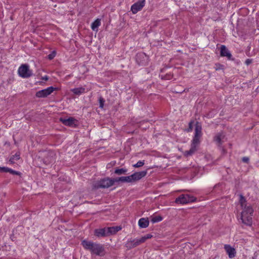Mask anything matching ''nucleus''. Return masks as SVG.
I'll use <instances>...</instances> for the list:
<instances>
[{
    "mask_svg": "<svg viewBox=\"0 0 259 259\" xmlns=\"http://www.w3.org/2000/svg\"><path fill=\"white\" fill-rule=\"evenodd\" d=\"M81 245L85 249L90 251L92 253L101 256L105 255V249L102 244L83 240Z\"/></svg>",
    "mask_w": 259,
    "mask_h": 259,
    "instance_id": "1",
    "label": "nucleus"
},
{
    "mask_svg": "<svg viewBox=\"0 0 259 259\" xmlns=\"http://www.w3.org/2000/svg\"><path fill=\"white\" fill-rule=\"evenodd\" d=\"M243 211L241 212V219L243 224L250 226L252 223V216L253 213V209L252 207L249 205L245 204L242 207Z\"/></svg>",
    "mask_w": 259,
    "mask_h": 259,
    "instance_id": "2",
    "label": "nucleus"
},
{
    "mask_svg": "<svg viewBox=\"0 0 259 259\" xmlns=\"http://www.w3.org/2000/svg\"><path fill=\"white\" fill-rule=\"evenodd\" d=\"M114 183V179L105 178L94 183L93 187L94 189L108 188L113 186Z\"/></svg>",
    "mask_w": 259,
    "mask_h": 259,
    "instance_id": "3",
    "label": "nucleus"
},
{
    "mask_svg": "<svg viewBox=\"0 0 259 259\" xmlns=\"http://www.w3.org/2000/svg\"><path fill=\"white\" fill-rule=\"evenodd\" d=\"M202 135V126L201 124L197 122L195 124V135L192 140L191 145L196 147L197 145L199 143V139Z\"/></svg>",
    "mask_w": 259,
    "mask_h": 259,
    "instance_id": "4",
    "label": "nucleus"
},
{
    "mask_svg": "<svg viewBox=\"0 0 259 259\" xmlns=\"http://www.w3.org/2000/svg\"><path fill=\"white\" fill-rule=\"evenodd\" d=\"M19 75L23 78H28L32 75V71L27 64H22L18 69Z\"/></svg>",
    "mask_w": 259,
    "mask_h": 259,
    "instance_id": "5",
    "label": "nucleus"
},
{
    "mask_svg": "<svg viewBox=\"0 0 259 259\" xmlns=\"http://www.w3.org/2000/svg\"><path fill=\"white\" fill-rule=\"evenodd\" d=\"M195 198L193 196H190L188 194H182L179 197L177 198L175 202L178 204H186L189 202H194Z\"/></svg>",
    "mask_w": 259,
    "mask_h": 259,
    "instance_id": "6",
    "label": "nucleus"
},
{
    "mask_svg": "<svg viewBox=\"0 0 259 259\" xmlns=\"http://www.w3.org/2000/svg\"><path fill=\"white\" fill-rule=\"evenodd\" d=\"M55 89L53 87H49L46 89L37 92L35 96L37 98H46L53 93Z\"/></svg>",
    "mask_w": 259,
    "mask_h": 259,
    "instance_id": "7",
    "label": "nucleus"
},
{
    "mask_svg": "<svg viewBox=\"0 0 259 259\" xmlns=\"http://www.w3.org/2000/svg\"><path fill=\"white\" fill-rule=\"evenodd\" d=\"M145 1L142 0L133 5L131 7V11H132L133 13L136 14L138 11L141 10L143 7L145 6Z\"/></svg>",
    "mask_w": 259,
    "mask_h": 259,
    "instance_id": "8",
    "label": "nucleus"
},
{
    "mask_svg": "<svg viewBox=\"0 0 259 259\" xmlns=\"http://www.w3.org/2000/svg\"><path fill=\"white\" fill-rule=\"evenodd\" d=\"M45 158L43 159V162L46 164H48L51 162L54 161L55 154L53 151H49L45 153Z\"/></svg>",
    "mask_w": 259,
    "mask_h": 259,
    "instance_id": "9",
    "label": "nucleus"
},
{
    "mask_svg": "<svg viewBox=\"0 0 259 259\" xmlns=\"http://www.w3.org/2000/svg\"><path fill=\"white\" fill-rule=\"evenodd\" d=\"M147 173V170H143L140 172H136L131 175L132 182H134L140 180L144 177Z\"/></svg>",
    "mask_w": 259,
    "mask_h": 259,
    "instance_id": "10",
    "label": "nucleus"
},
{
    "mask_svg": "<svg viewBox=\"0 0 259 259\" xmlns=\"http://www.w3.org/2000/svg\"><path fill=\"white\" fill-rule=\"evenodd\" d=\"M60 120L65 125L74 127L76 125L77 120L73 117H69L68 118H61Z\"/></svg>",
    "mask_w": 259,
    "mask_h": 259,
    "instance_id": "11",
    "label": "nucleus"
},
{
    "mask_svg": "<svg viewBox=\"0 0 259 259\" xmlns=\"http://www.w3.org/2000/svg\"><path fill=\"white\" fill-rule=\"evenodd\" d=\"M143 240L144 239H142V237L140 238H136L135 239L128 241L127 243V244L130 248H134L138 246L141 243H144Z\"/></svg>",
    "mask_w": 259,
    "mask_h": 259,
    "instance_id": "12",
    "label": "nucleus"
},
{
    "mask_svg": "<svg viewBox=\"0 0 259 259\" xmlns=\"http://www.w3.org/2000/svg\"><path fill=\"white\" fill-rule=\"evenodd\" d=\"M220 55L222 57H226L229 60H231L232 55L228 50V49L224 46L222 45L221 47Z\"/></svg>",
    "mask_w": 259,
    "mask_h": 259,
    "instance_id": "13",
    "label": "nucleus"
},
{
    "mask_svg": "<svg viewBox=\"0 0 259 259\" xmlns=\"http://www.w3.org/2000/svg\"><path fill=\"white\" fill-rule=\"evenodd\" d=\"M224 248L228 254L229 258H232L235 257L236 254L235 248L232 247L230 245H225Z\"/></svg>",
    "mask_w": 259,
    "mask_h": 259,
    "instance_id": "14",
    "label": "nucleus"
},
{
    "mask_svg": "<svg viewBox=\"0 0 259 259\" xmlns=\"http://www.w3.org/2000/svg\"><path fill=\"white\" fill-rule=\"evenodd\" d=\"M95 235L97 237H104L108 236L107 229H99L95 230Z\"/></svg>",
    "mask_w": 259,
    "mask_h": 259,
    "instance_id": "15",
    "label": "nucleus"
},
{
    "mask_svg": "<svg viewBox=\"0 0 259 259\" xmlns=\"http://www.w3.org/2000/svg\"><path fill=\"white\" fill-rule=\"evenodd\" d=\"M0 171L5 172H10V174H11L12 175H20V174H21V173L20 172L14 170L10 168L7 167H1L0 166Z\"/></svg>",
    "mask_w": 259,
    "mask_h": 259,
    "instance_id": "16",
    "label": "nucleus"
},
{
    "mask_svg": "<svg viewBox=\"0 0 259 259\" xmlns=\"http://www.w3.org/2000/svg\"><path fill=\"white\" fill-rule=\"evenodd\" d=\"M149 224L148 218H141L139 220L138 224L140 228H147Z\"/></svg>",
    "mask_w": 259,
    "mask_h": 259,
    "instance_id": "17",
    "label": "nucleus"
},
{
    "mask_svg": "<svg viewBox=\"0 0 259 259\" xmlns=\"http://www.w3.org/2000/svg\"><path fill=\"white\" fill-rule=\"evenodd\" d=\"M115 182H121L122 183H132L131 180V176L126 177H121L114 179Z\"/></svg>",
    "mask_w": 259,
    "mask_h": 259,
    "instance_id": "18",
    "label": "nucleus"
},
{
    "mask_svg": "<svg viewBox=\"0 0 259 259\" xmlns=\"http://www.w3.org/2000/svg\"><path fill=\"white\" fill-rule=\"evenodd\" d=\"M224 137L225 136L222 133H219L214 137V140L219 146H220L222 144V140Z\"/></svg>",
    "mask_w": 259,
    "mask_h": 259,
    "instance_id": "19",
    "label": "nucleus"
},
{
    "mask_svg": "<svg viewBox=\"0 0 259 259\" xmlns=\"http://www.w3.org/2000/svg\"><path fill=\"white\" fill-rule=\"evenodd\" d=\"M71 92L76 95H80V94L85 93V88L83 87H79L74 88L71 90Z\"/></svg>",
    "mask_w": 259,
    "mask_h": 259,
    "instance_id": "20",
    "label": "nucleus"
},
{
    "mask_svg": "<svg viewBox=\"0 0 259 259\" xmlns=\"http://www.w3.org/2000/svg\"><path fill=\"white\" fill-rule=\"evenodd\" d=\"M196 151V147H195L194 146L191 145L190 149L189 150L186 151L184 152V156H185L186 157H188V156L192 155L195 153V152Z\"/></svg>",
    "mask_w": 259,
    "mask_h": 259,
    "instance_id": "21",
    "label": "nucleus"
},
{
    "mask_svg": "<svg viewBox=\"0 0 259 259\" xmlns=\"http://www.w3.org/2000/svg\"><path fill=\"white\" fill-rule=\"evenodd\" d=\"M101 22L100 19H97L94 22H93L92 24L91 27L93 30L95 31L97 30V28L100 25Z\"/></svg>",
    "mask_w": 259,
    "mask_h": 259,
    "instance_id": "22",
    "label": "nucleus"
},
{
    "mask_svg": "<svg viewBox=\"0 0 259 259\" xmlns=\"http://www.w3.org/2000/svg\"><path fill=\"white\" fill-rule=\"evenodd\" d=\"M20 159V154L16 153L15 155H13L10 159L9 161L11 163H14L15 161Z\"/></svg>",
    "mask_w": 259,
    "mask_h": 259,
    "instance_id": "23",
    "label": "nucleus"
},
{
    "mask_svg": "<svg viewBox=\"0 0 259 259\" xmlns=\"http://www.w3.org/2000/svg\"><path fill=\"white\" fill-rule=\"evenodd\" d=\"M107 232L108 233V236L110 234H113L118 232V230H117V228H115L114 227H109L107 229Z\"/></svg>",
    "mask_w": 259,
    "mask_h": 259,
    "instance_id": "24",
    "label": "nucleus"
},
{
    "mask_svg": "<svg viewBox=\"0 0 259 259\" xmlns=\"http://www.w3.org/2000/svg\"><path fill=\"white\" fill-rule=\"evenodd\" d=\"M126 172H127V169L125 168H117L114 171V173L118 175L125 174Z\"/></svg>",
    "mask_w": 259,
    "mask_h": 259,
    "instance_id": "25",
    "label": "nucleus"
},
{
    "mask_svg": "<svg viewBox=\"0 0 259 259\" xmlns=\"http://www.w3.org/2000/svg\"><path fill=\"white\" fill-rule=\"evenodd\" d=\"M162 218L161 216L156 215V216L151 217V221L153 223H155L160 222L161 221H162Z\"/></svg>",
    "mask_w": 259,
    "mask_h": 259,
    "instance_id": "26",
    "label": "nucleus"
},
{
    "mask_svg": "<svg viewBox=\"0 0 259 259\" xmlns=\"http://www.w3.org/2000/svg\"><path fill=\"white\" fill-rule=\"evenodd\" d=\"M239 202L240 203V204H241L242 207H243L245 206V204H247L246 203V200H245V199L244 198V197L242 195H240V196Z\"/></svg>",
    "mask_w": 259,
    "mask_h": 259,
    "instance_id": "27",
    "label": "nucleus"
},
{
    "mask_svg": "<svg viewBox=\"0 0 259 259\" xmlns=\"http://www.w3.org/2000/svg\"><path fill=\"white\" fill-rule=\"evenodd\" d=\"M161 78L162 79L169 80L172 78V75L170 73H167L165 75H161Z\"/></svg>",
    "mask_w": 259,
    "mask_h": 259,
    "instance_id": "28",
    "label": "nucleus"
},
{
    "mask_svg": "<svg viewBox=\"0 0 259 259\" xmlns=\"http://www.w3.org/2000/svg\"><path fill=\"white\" fill-rule=\"evenodd\" d=\"M144 164V160L139 161L136 164L133 165L135 167H140Z\"/></svg>",
    "mask_w": 259,
    "mask_h": 259,
    "instance_id": "29",
    "label": "nucleus"
},
{
    "mask_svg": "<svg viewBox=\"0 0 259 259\" xmlns=\"http://www.w3.org/2000/svg\"><path fill=\"white\" fill-rule=\"evenodd\" d=\"M56 55V51H54L50 54H49L48 56V58L49 59L52 60L55 57Z\"/></svg>",
    "mask_w": 259,
    "mask_h": 259,
    "instance_id": "30",
    "label": "nucleus"
},
{
    "mask_svg": "<svg viewBox=\"0 0 259 259\" xmlns=\"http://www.w3.org/2000/svg\"><path fill=\"white\" fill-rule=\"evenodd\" d=\"M99 104H100V107L101 108H103L104 107V104L105 102L104 99L102 97H100L99 98Z\"/></svg>",
    "mask_w": 259,
    "mask_h": 259,
    "instance_id": "31",
    "label": "nucleus"
},
{
    "mask_svg": "<svg viewBox=\"0 0 259 259\" xmlns=\"http://www.w3.org/2000/svg\"><path fill=\"white\" fill-rule=\"evenodd\" d=\"M152 237V235L151 234H147L145 235L144 236L142 237V239L143 240V242H145L146 240L148 239H150Z\"/></svg>",
    "mask_w": 259,
    "mask_h": 259,
    "instance_id": "32",
    "label": "nucleus"
},
{
    "mask_svg": "<svg viewBox=\"0 0 259 259\" xmlns=\"http://www.w3.org/2000/svg\"><path fill=\"white\" fill-rule=\"evenodd\" d=\"M216 68L215 70H219V69H222L223 68V65L220 64H215Z\"/></svg>",
    "mask_w": 259,
    "mask_h": 259,
    "instance_id": "33",
    "label": "nucleus"
},
{
    "mask_svg": "<svg viewBox=\"0 0 259 259\" xmlns=\"http://www.w3.org/2000/svg\"><path fill=\"white\" fill-rule=\"evenodd\" d=\"M193 122L191 121L189 124V129L188 130V132L192 131L193 128Z\"/></svg>",
    "mask_w": 259,
    "mask_h": 259,
    "instance_id": "34",
    "label": "nucleus"
},
{
    "mask_svg": "<svg viewBox=\"0 0 259 259\" xmlns=\"http://www.w3.org/2000/svg\"><path fill=\"white\" fill-rule=\"evenodd\" d=\"M242 161L245 163H248L249 161V158L247 157H244L242 158Z\"/></svg>",
    "mask_w": 259,
    "mask_h": 259,
    "instance_id": "35",
    "label": "nucleus"
},
{
    "mask_svg": "<svg viewBox=\"0 0 259 259\" xmlns=\"http://www.w3.org/2000/svg\"><path fill=\"white\" fill-rule=\"evenodd\" d=\"M252 62V60H250V59H247L246 61H245V64L247 65H249Z\"/></svg>",
    "mask_w": 259,
    "mask_h": 259,
    "instance_id": "36",
    "label": "nucleus"
},
{
    "mask_svg": "<svg viewBox=\"0 0 259 259\" xmlns=\"http://www.w3.org/2000/svg\"><path fill=\"white\" fill-rule=\"evenodd\" d=\"M144 56H145V54H143V53H142V54H138V55H137V58H139V57H144Z\"/></svg>",
    "mask_w": 259,
    "mask_h": 259,
    "instance_id": "37",
    "label": "nucleus"
},
{
    "mask_svg": "<svg viewBox=\"0 0 259 259\" xmlns=\"http://www.w3.org/2000/svg\"><path fill=\"white\" fill-rule=\"evenodd\" d=\"M42 79L45 80H48V77L47 76H45L42 77Z\"/></svg>",
    "mask_w": 259,
    "mask_h": 259,
    "instance_id": "38",
    "label": "nucleus"
},
{
    "mask_svg": "<svg viewBox=\"0 0 259 259\" xmlns=\"http://www.w3.org/2000/svg\"><path fill=\"white\" fill-rule=\"evenodd\" d=\"M115 228H117V230H118V231L121 229L120 227H116Z\"/></svg>",
    "mask_w": 259,
    "mask_h": 259,
    "instance_id": "39",
    "label": "nucleus"
}]
</instances>
